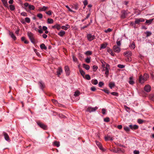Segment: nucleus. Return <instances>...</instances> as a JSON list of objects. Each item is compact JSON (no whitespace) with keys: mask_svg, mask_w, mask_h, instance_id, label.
I'll return each mask as SVG.
<instances>
[{"mask_svg":"<svg viewBox=\"0 0 154 154\" xmlns=\"http://www.w3.org/2000/svg\"><path fill=\"white\" fill-rule=\"evenodd\" d=\"M149 75L146 74L145 73L143 76L142 75H140L139 77V82L140 83L142 84L147 80V79L149 78Z\"/></svg>","mask_w":154,"mask_h":154,"instance_id":"1","label":"nucleus"},{"mask_svg":"<svg viewBox=\"0 0 154 154\" xmlns=\"http://www.w3.org/2000/svg\"><path fill=\"white\" fill-rule=\"evenodd\" d=\"M27 35L31 42L32 43L35 44V41L33 34L31 32H28L27 33Z\"/></svg>","mask_w":154,"mask_h":154,"instance_id":"2","label":"nucleus"},{"mask_svg":"<svg viewBox=\"0 0 154 154\" xmlns=\"http://www.w3.org/2000/svg\"><path fill=\"white\" fill-rule=\"evenodd\" d=\"M36 122L38 125L42 128L45 130L48 129L47 126L43 123L39 121H38Z\"/></svg>","mask_w":154,"mask_h":154,"instance_id":"3","label":"nucleus"},{"mask_svg":"<svg viewBox=\"0 0 154 154\" xmlns=\"http://www.w3.org/2000/svg\"><path fill=\"white\" fill-rule=\"evenodd\" d=\"M97 109L98 107L97 106H96L94 107H89L88 108L87 111L89 112H92L95 111Z\"/></svg>","mask_w":154,"mask_h":154,"instance_id":"4","label":"nucleus"},{"mask_svg":"<svg viewBox=\"0 0 154 154\" xmlns=\"http://www.w3.org/2000/svg\"><path fill=\"white\" fill-rule=\"evenodd\" d=\"M88 40L90 41L93 40L95 38L94 35H92L91 34H88L87 35Z\"/></svg>","mask_w":154,"mask_h":154,"instance_id":"5","label":"nucleus"},{"mask_svg":"<svg viewBox=\"0 0 154 154\" xmlns=\"http://www.w3.org/2000/svg\"><path fill=\"white\" fill-rule=\"evenodd\" d=\"M64 69L66 73V75L67 76H68L70 75V70L69 68L67 66H65L64 67Z\"/></svg>","mask_w":154,"mask_h":154,"instance_id":"6","label":"nucleus"},{"mask_svg":"<svg viewBox=\"0 0 154 154\" xmlns=\"http://www.w3.org/2000/svg\"><path fill=\"white\" fill-rule=\"evenodd\" d=\"M113 49L115 52L117 53H119L121 50L120 47H118L116 45L114 46L113 48Z\"/></svg>","mask_w":154,"mask_h":154,"instance_id":"7","label":"nucleus"},{"mask_svg":"<svg viewBox=\"0 0 154 154\" xmlns=\"http://www.w3.org/2000/svg\"><path fill=\"white\" fill-rule=\"evenodd\" d=\"M122 14L121 15V17L122 18H125L126 16L128 15V13L125 10L123 11H122Z\"/></svg>","mask_w":154,"mask_h":154,"instance_id":"8","label":"nucleus"},{"mask_svg":"<svg viewBox=\"0 0 154 154\" xmlns=\"http://www.w3.org/2000/svg\"><path fill=\"white\" fill-rule=\"evenodd\" d=\"M129 127L132 130H136L138 128V126L136 125H130L129 126Z\"/></svg>","mask_w":154,"mask_h":154,"instance_id":"9","label":"nucleus"},{"mask_svg":"<svg viewBox=\"0 0 154 154\" xmlns=\"http://www.w3.org/2000/svg\"><path fill=\"white\" fill-rule=\"evenodd\" d=\"M144 90L145 91L149 92L151 90V87L149 85H146L145 86Z\"/></svg>","mask_w":154,"mask_h":154,"instance_id":"10","label":"nucleus"},{"mask_svg":"<svg viewBox=\"0 0 154 154\" xmlns=\"http://www.w3.org/2000/svg\"><path fill=\"white\" fill-rule=\"evenodd\" d=\"M124 55L126 56L130 57L132 55V53L130 51H127L124 53Z\"/></svg>","mask_w":154,"mask_h":154,"instance_id":"11","label":"nucleus"},{"mask_svg":"<svg viewBox=\"0 0 154 154\" xmlns=\"http://www.w3.org/2000/svg\"><path fill=\"white\" fill-rule=\"evenodd\" d=\"M63 70L62 68L61 67H59L58 69L57 70V74L58 75V76H59V75L61 74Z\"/></svg>","mask_w":154,"mask_h":154,"instance_id":"12","label":"nucleus"},{"mask_svg":"<svg viewBox=\"0 0 154 154\" xmlns=\"http://www.w3.org/2000/svg\"><path fill=\"white\" fill-rule=\"evenodd\" d=\"M3 134L5 140L7 141H10V139L8 134L5 132L3 133Z\"/></svg>","mask_w":154,"mask_h":154,"instance_id":"13","label":"nucleus"},{"mask_svg":"<svg viewBox=\"0 0 154 154\" xmlns=\"http://www.w3.org/2000/svg\"><path fill=\"white\" fill-rule=\"evenodd\" d=\"M29 10L26 9V11L27 12H29V10H34L35 9V7L33 5H29Z\"/></svg>","mask_w":154,"mask_h":154,"instance_id":"14","label":"nucleus"},{"mask_svg":"<svg viewBox=\"0 0 154 154\" xmlns=\"http://www.w3.org/2000/svg\"><path fill=\"white\" fill-rule=\"evenodd\" d=\"M113 152L116 153H120L122 152L121 149L120 148H117V149H113L111 150Z\"/></svg>","mask_w":154,"mask_h":154,"instance_id":"15","label":"nucleus"},{"mask_svg":"<svg viewBox=\"0 0 154 154\" xmlns=\"http://www.w3.org/2000/svg\"><path fill=\"white\" fill-rule=\"evenodd\" d=\"M52 27L53 29L56 28L58 30L60 29L61 28L60 25L58 24H56L55 25L53 26H52Z\"/></svg>","mask_w":154,"mask_h":154,"instance_id":"16","label":"nucleus"},{"mask_svg":"<svg viewBox=\"0 0 154 154\" xmlns=\"http://www.w3.org/2000/svg\"><path fill=\"white\" fill-rule=\"evenodd\" d=\"M69 27V26L68 24H66L65 26H62L61 27V28L63 29L66 30Z\"/></svg>","mask_w":154,"mask_h":154,"instance_id":"17","label":"nucleus"},{"mask_svg":"<svg viewBox=\"0 0 154 154\" xmlns=\"http://www.w3.org/2000/svg\"><path fill=\"white\" fill-rule=\"evenodd\" d=\"M9 34L11 35V37L14 39V40H16L17 38L16 36L14 35V34L13 32H11L10 31H9Z\"/></svg>","mask_w":154,"mask_h":154,"instance_id":"18","label":"nucleus"},{"mask_svg":"<svg viewBox=\"0 0 154 154\" xmlns=\"http://www.w3.org/2000/svg\"><path fill=\"white\" fill-rule=\"evenodd\" d=\"M65 34V32L63 30H61L58 33V35L61 37H63Z\"/></svg>","mask_w":154,"mask_h":154,"instance_id":"19","label":"nucleus"},{"mask_svg":"<svg viewBox=\"0 0 154 154\" xmlns=\"http://www.w3.org/2000/svg\"><path fill=\"white\" fill-rule=\"evenodd\" d=\"M4 6L6 7H8L7 1L6 0H1Z\"/></svg>","mask_w":154,"mask_h":154,"instance_id":"20","label":"nucleus"},{"mask_svg":"<svg viewBox=\"0 0 154 154\" xmlns=\"http://www.w3.org/2000/svg\"><path fill=\"white\" fill-rule=\"evenodd\" d=\"M48 8L47 7H46L45 6H43L42 7H41L39 9L40 11H45L48 9Z\"/></svg>","mask_w":154,"mask_h":154,"instance_id":"21","label":"nucleus"},{"mask_svg":"<svg viewBox=\"0 0 154 154\" xmlns=\"http://www.w3.org/2000/svg\"><path fill=\"white\" fill-rule=\"evenodd\" d=\"M83 67L87 70H89L90 68L89 65H86L85 63L83 64Z\"/></svg>","mask_w":154,"mask_h":154,"instance_id":"22","label":"nucleus"},{"mask_svg":"<svg viewBox=\"0 0 154 154\" xmlns=\"http://www.w3.org/2000/svg\"><path fill=\"white\" fill-rule=\"evenodd\" d=\"M110 69V66L108 64H106V66H105V67L103 68V70L105 71V70H106V69L109 70Z\"/></svg>","mask_w":154,"mask_h":154,"instance_id":"23","label":"nucleus"},{"mask_svg":"<svg viewBox=\"0 0 154 154\" xmlns=\"http://www.w3.org/2000/svg\"><path fill=\"white\" fill-rule=\"evenodd\" d=\"M40 48L42 50L44 49L46 50L47 49V48L45 46V45L43 43L42 44L40 45Z\"/></svg>","mask_w":154,"mask_h":154,"instance_id":"24","label":"nucleus"},{"mask_svg":"<svg viewBox=\"0 0 154 154\" xmlns=\"http://www.w3.org/2000/svg\"><path fill=\"white\" fill-rule=\"evenodd\" d=\"M21 41L24 42L25 44H27L29 43V41L26 39V38L24 37H23L21 38Z\"/></svg>","mask_w":154,"mask_h":154,"instance_id":"25","label":"nucleus"},{"mask_svg":"<svg viewBox=\"0 0 154 154\" xmlns=\"http://www.w3.org/2000/svg\"><path fill=\"white\" fill-rule=\"evenodd\" d=\"M107 44L106 43L105 44H103L101 45L100 49H104L106 47Z\"/></svg>","mask_w":154,"mask_h":154,"instance_id":"26","label":"nucleus"},{"mask_svg":"<svg viewBox=\"0 0 154 154\" xmlns=\"http://www.w3.org/2000/svg\"><path fill=\"white\" fill-rule=\"evenodd\" d=\"M54 20L51 18H48V19L47 23L48 24H51L53 23Z\"/></svg>","mask_w":154,"mask_h":154,"instance_id":"27","label":"nucleus"},{"mask_svg":"<svg viewBox=\"0 0 154 154\" xmlns=\"http://www.w3.org/2000/svg\"><path fill=\"white\" fill-rule=\"evenodd\" d=\"M130 80L129 81V83L131 85H133L134 82V81L133 80V78L132 77H131L129 78Z\"/></svg>","mask_w":154,"mask_h":154,"instance_id":"28","label":"nucleus"},{"mask_svg":"<svg viewBox=\"0 0 154 154\" xmlns=\"http://www.w3.org/2000/svg\"><path fill=\"white\" fill-rule=\"evenodd\" d=\"M79 72L81 74V75L84 78V75L85 74V72L83 71L82 69H79Z\"/></svg>","mask_w":154,"mask_h":154,"instance_id":"29","label":"nucleus"},{"mask_svg":"<svg viewBox=\"0 0 154 154\" xmlns=\"http://www.w3.org/2000/svg\"><path fill=\"white\" fill-rule=\"evenodd\" d=\"M107 51L112 56H114V54L113 53L112 50L110 48L108 49Z\"/></svg>","mask_w":154,"mask_h":154,"instance_id":"30","label":"nucleus"},{"mask_svg":"<svg viewBox=\"0 0 154 154\" xmlns=\"http://www.w3.org/2000/svg\"><path fill=\"white\" fill-rule=\"evenodd\" d=\"M98 81L97 79L92 80H91V83L92 84L96 85L98 84Z\"/></svg>","mask_w":154,"mask_h":154,"instance_id":"31","label":"nucleus"},{"mask_svg":"<svg viewBox=\"0 0 154 154\" xmlns=\"http://www.w3.org/2000/svg\"><path fill=\"white\" fill-rule=\"evenodd\" d=\"M39 86L41 88L43 89L45 87V85L42 81L39 82Z\"/></svg>","mask_w":154,"mask_h":154,"instance_id":"32","label":"nucleus"},{"mask_svg":"<svg viewBox=\"0 0 154 154\" xmlns=\"http://www.w3.org/2000/svg\"><path fill=\"white\" fill-rule=\"evenodd\" d=\"M129 47L133 49H134L135 47L134 42H132L131 44V45Z\"/></svg>","mask_w":154,"mask_h":154,"instance_id":"33","label":"nucleus"},{"mask_svg":"<svg viewBox=\"0 0 154 154\" xmlns=\"http://www.w3.org/2000/svg\"><path fill=\"white\" fill-rule=\"evenodd\" d=\"M54 145L57 146V147H58L60 146V143L59 142H57V141H55L54 142Z\"/></svg>","mask_w":154,"mask_h":154,"instance_id":"34","label":"nucleus"},{"mask_svg":"<svg viewBox=\"0 0 154 154\" xmlns=\"http://www.w3.org/2000/svg\"><path fill=\"white\" fill-rule=\"evenodd\" d=\"M145 34H146V37H147L152 35V32L149 31H146L145 32Z\"/></svg>","mask_w":154,"mask_h":154,"instance_id":"35","label":"nucleus"},{"mask_svg":"<svg viewBox=\"0 0 154 154\" xmlns=\"http://www.w3.org/2000/svg\"><path fill=\"white\" fill-rule=\"evenodd\" d=\"M80 94V92L79 91H76L74 93V95L75 97L79 96Z\"/></svg>","mask_w":154,"mask_h":154,"instance_id":"36","label":"nucleus"},{"mask_svg":"<svg viewBox=\"0 0 154 154\" xmlns=\"http://www.w3.org/2000/svg\"><path fill=\"white\" fill-rule=\"evenodd\" d=\"M10 9L11 10L13 11L15 9V7L14 6L12 5H10L9 6Z\"/></svg>","mask_w":154,"mask_h":154,"instance_id":"37","label":"nucleus"},{"mask_svg":"<svg viewBox=\"0 0 154 154\" xmlns=\"http://www.w3.org/2000/svg\"><path fill=\"white\" fill-rule=\"evenodd\" d=\"M90 59H91V57H87V58L85 60V62L88 63H89L90 62Z\"/></svg>","mask_w":154,"mask_h":154,"instance_id":"38","label":"nucleus"},{"mask_svg":"<svg viewBox=\"0 0 154 154\" xmlns=\"http://www.w3.org/2000/svg\"><path fill=\"white\" fill-rule=\"evenodd\" d=\"M92 53V52L90 51H87L85 53V54L86 55H91Z\"/></svg>","mask_w":154,"mask_h":154,"instance_id":"39","label":"nucleus"},{"mask_svg":"<svg viewBox=\"0 0 154 154\" xmlns=\"http://www.w3.org/2000/svg\"><path fill=\"white\" fill-rule=\"evenodd\" d=\"M153 20V19H151L149 20H146V23H147L150 24Z\"/></svg>","mask_w":154,"mask_h":154,"instance_id":"40","label":"nucleus"},{"mask_svg":"<svg viewBox=\"0 0 154 154\" xmlns=\"http://www.w3.org/2000/svg\"><path fill=\"white\" fill-rule=\"evenodd\" d=\"M144 120L140 119H138L137 120V122L139 124H142Z\"/></svg>","mask_w":154,"mask_h":154,"instance_id":"41","label":"nucleus"},{"mask_svg":"<svg viewBox=\"0 0 154 154\" xmlns=\"http://www.w3.org/2000/svg\"><path fill=\"white\" fill-rule=\"evenodd\" d=\"M105 139L106 141H107L109 139H110L111 140H112V138L110 136H107V137H105Z\"/></svg>","mask_w":154,"mask_h":154,"instance_id":"42","label":"nucleus"},{"mask_svg":"<svg viewBox=\"0 0 154 154\" xmlns=\"http://www.w3.org/2000/svg\"><path fill=\"white\" fill-rule=\"evenodd\" d=\"M140 22V19H136L135 21V24H139Z\"/></svg>","mask_w":154,"mask_h":154,"instance_id":"43","label":"nucleus"},{"mask_svg":"<svg viewBox=\"0 0 154 154\" xmlns=\"http://www.w3.org/2000/svg\"><path fill=\"white\" fill-rule=\"evenodd\" d=\"M85 78L88 80H90L91 79V77L88 74H86L85 75Z\"/></svg>","mask_w":154,"mask_h":154,"instance_id":"44","label":"nucleus"},{"mask_svg":"<svg viewBox=\"0 0 154 154\" xmlns=\"http://www.w3.org/2000/svg\"><path fill=\"white\" fill-rule=\"evenodd\" d=\"M114 86L115 84L114 83H110L109 84V86L111 89H112Z\"/></svg>","mask_w":154,"mask_h":154,"instance_id":"45","label":"nucleus"},{"mask_svg":"<svg viewBox=\"0 0 154 154\" xmlns=\"http://www.w3.org/2000/svg\"><path fill=\"white\" fill-rule=\"evenodd\" d=\"M111 94L114 96H119V93L116 92H112Z\"/></svg>","mask_w":154,"mask_h":154,"instance_id":"46","label":"nucleus"},{"mask_svg":"<svg viewBox=\"0 0 154 154\" xmlns=\"http://www.w3.org/2000/svg\"><path fill=\"white\" fill-rule=\"evenodd\" d=\"M102 91H104L105 93L108 94H109L110 93L109 90L106 88L102 89Z\"/></svg>","mask_w":154,"mask_h":154,"instance_id":"47","label":"nucleus"},{"mask_svg":"<svg viewBox=\"0 0 154 154\" xmlns=\"http://www.w3.org/2000/svg\"><path fill=\"white\" fill-rule=\"evenodd\" d=\"M105 70V74L106 75V77H108V76L109 75V70L106 69V70Z\"/></svg>","mask_w":154,"mask_h":154,"instance_id":"48","label":"nucleus"},{"mask_svg":"<svg viewBox=\"0 0 154 154\" xmlns=\"http://www.w3.org/2000/svg\"><path fill=\"white\" fill-rule=\"evenodd\" d=\"M101 63H102V66L103 67V68L105 67V63H106L103 60H101Z\"/></svg>","mask_w":154,"mask_h":154,"instance_id":"49","label":"nucleus"},{"mask_svg":"<svg viewBox=\"0 0 154 154\" xmlns=\"http://www.w3.org/2000/svg\"><path fill=\"white\" fill-rule=\"evenodd\" d=\"M37 17L40 19H42L43 17V15L41 13H39L37 14Z\"/></svg>","mask_w":154,"mask_h":154,"instance_id":"50","label":"nucleus"},{"mask_svg":"<svg viewBox=\"0 0 154 154\" xmlns=\"http://www.w3.org/2000/svg\"><path fill=\"white\" fill-rule=\"evenodd\" d=\"M124 129L127 132H128L130 131L129 128L128 127H124Z\"/></svg>","mask_w":154,"mask_h":154,"instance_id":"51","label":"nucleus"},{"mask_svg":"<svg viewBox=\"0 0 154 154\" xmlns=\"http://www.w3.org/2000/svg\"><path fill=\"white\" fill-rule=\"evenodd\" d=\"M104 84L103 82H100L99 83L98 86L99 87L101 88L104 85Z\"/></svg>","mask_w":154,"mask_h":154,"instance_id":"52","label":"nucleus"},{"mask_svg":"<svg viewBox=\"0 0 154 154\" xmlns=\"http://www.w3.org/2000/svg\"><path fill=\"white\" fill-rule=\"evenodd\" d=\"M25 21L27 23H29L30 22V19L29 17H26L25 18Z\"/></svg>","mask_w":154,"mask_h":154,"instance_id":"53","label":"nucleus"},{"mask_svg":"<svg viewBox=\"0 0 154 154\" xmlns=\"http://www.w3.org/2000/svg\"><path fill=\"white\" fill-rule=\"evenodd\" d=\"M104 121L106 122H108L110 121V119L109 117H106L104 119Z\"/></svg>","mask_w":154,"mask_h":154,"instance_id":"54","label":"nucleus"},{"mask_svg":"<svg viewBox=\"0 0 154 154\" xmlns=\"http://www.w3.org/2000/svg\"><path fill=\"white\" fill-rule=\"evenodd\" d=\"M45 13L49 15H51L52 14V11L51 10H49L48 11L46 12Z\"/></svg>","mask_w":154,"mask_h":154,"instance_id":"55","label":"nucleus"},{"mask_svg":"<svg viewBox=\"0 0 154 154\" xmlns=\"http://www.w3.org/2000/svg\"><path fill=\"white\" fill-rule=\"evenodd\" d=\"M98 68V67L97 66L94 65L93 66V69L94 71H95Z\"/></svg>","mask_w":154,"mask_h":154,"instance_id":"56","label":"nucleus"},{"mask_svg":"<svg viewBox=\"0 0 154 154\" xmlns=\"http://www.w3.org/2000/svg\"><path fill=\"white\" fill-rule=\"evenodd\" d=\"M112 31V29L110 28H108L105 31V32L106 33H107L109 32H110Z\"/></svg>","mask_w":154,"mask_h":154,"instance_id":"57","label":"nucleus"},{"mask_svg":"<svg viewBox=\"0 0 154 154\" xmlns=\"http://www.w3.org/2000/svg\"><path fill=\"white\" fill-rule=\"evenodd\" d=\"M21 15L22 16H25V17H26L27 16V14L25 12H22L21 13Z\"/></svg>","mask_w":154,"mask_h":154,"instance_id":"58","label":"nucleus"},{"mask_svg":"<svg viewBox=\"0 0 154 154\" xmlns=\"http://www.w3.org/2000/svg\"><path fill=\"white\" fill-rule=\"evenodd\" d=\"M118 67L119 68L122 69L125 67V66L123 65L118 64Z\"/></svg>","mask_w":154,"mask_h":154,"instance_id":"59","label":"nucleus"},{"mask_svg":"<svg viewBox=\"0 0 154 154\" xmlns=\"http://www.w3.org/2000/svg\"><path fill=\"white\" fill-rule=\"evenodd\" d=\"M118 46H120L121 45V42L120 41H118V40L116 42Z\"/></svg>","mask_w":154,"mask_h":154,"instance_id":"60","label":"nucleus"},{"mask_svg":"<svg viewBox=\"0 0 154 154\" xmlns=\"http://www.w3.org/2000/svg\"><path fill=\"white\" fill-rule=\"evenodd\" d=\"M83 3L85 6L88 4V1L87 0H85L84 1Z\"/></svg>","mask_w":154,"mask_h":154,"instance_id":"61","label":"nucleus"},{"mask_svg":"<svg viewBox=\"0 0 154 154\" xmlns=\"http://www.w3.org/2000/svg\"><path fill=\"white\" fill-rule=\"evenodd\" d=\"M24 7H29V3L27 2L25 3L24 4Z\"/></svg>","mask_w":154,"mask_h":154,"instance_id":"62","label":"nucleus"},{"mask_svg":"<svg viewBox=\"0 0 154 154\" xmlns=\"http://www.w3.org/2000/svg\"><path fill=\"white\" fill-rule=\"evenodd\" d=\"M73 60L74 62H76L77 61V59L75 56H73L72 57Z\"/></svg>","mask_w":154,"mask_h":154,"instance_id":"63","label":"nucleus"},{"mask_svg":"<svg viewBox=\"0 0 154 154\" xmlns=\"http://www.w3.org/2000/svg\"><path fill=\"white\" fill-rule=\"evenodd\" d=\"M134 154H139V152L138 151L135 150L134 151Z\"/></svg>","mask_w":154,"mask_h":154,"instance_id":"64","label":"nucleus"}]
</instances>
